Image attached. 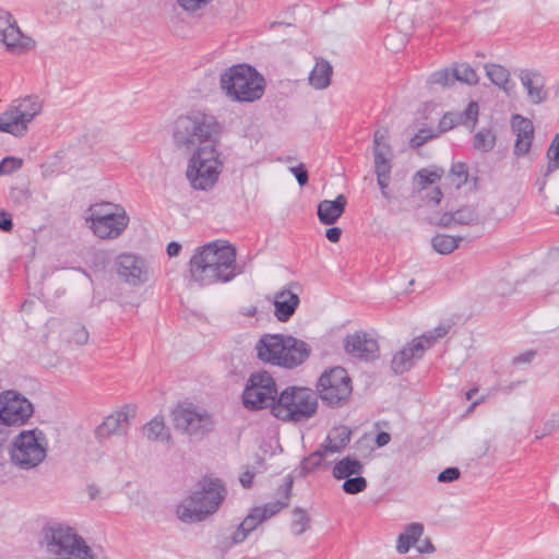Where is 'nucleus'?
<instances>
[{
    "instance_id": "f257e3e1",
    "label": "nucleus",
    "mask_w": 559,
    "mask_h": 559,
    "mask_svg": "<svg viewBox=\"0 0 559 559\" xmlns=\"http://www.w3.org/2000/svg\"><path fill=\"white\" fill-rule=\"evenodd\" d=\"M236 248L225 240H214L195 249L189 261L191 278L201 286L228 283L243 273L236 263Z\"/></svg>"
},
{
    "instance_id": "f03ea898",
    "label": "nucleus",
    "mask_w": 559,
    "mask_h": 559,
    "mask_svg": "<svg viewBox=\"0 0 559 559\" xmlns=\"http://www.w3.org/2000/svg\"><path fill=\"white\" fill-rule=\"evenodd\" d=\"M219 86L231 100L252 103L263 96L265 80L252 66L240 63L231 66L221 73Z\"/></svg>"
},
{
    "instance_id": "7ed1b4c3",
    "label": "nucleus",
    "mask_w": 559,
    "mask_h": 559,
    "mask_svg": "<svg viewBox=\"0 0 559 559\" xmlns=\"http://www.w3.org/2000/svg\"><path fill=\"white\" fill-rule=\"evenodd\" d=\"M199 489L177 507L179 520L186 523L200 522L217 511L225 499V487L219 479L203 478Z\"/></svg>"
},
{
    "instance_id": "20e7f679",
    "label": "nucleus",
    "mask_w": 559,
    "mask_h": 559,
    "mask_svg": "<svg viewBox=\"0 0 559 559\" xmlns=\"http://www.w3.org/2000/svg\"><path fill=\"white\" fill-rule=\"evenodd\" d=\"M199 146L189 159L186 176L194 190L209 191L218 180L222 162L215 142Z\"/></svg>"
},
{
    "instance_id": "39448f33",
    "label": "nucleus",
    "mask_w": 559,
    "mask_h": 559,
    "mask_svg": "<svg viewBox=\"0 0 559 559\" xmlns=\"http://www.w3.org/2000/svg\"><path fill=\"white\" fill-rule=\"evenodd\" d=\"M86 222L99 239H116L127 229L130 217L122 205L100 202L90 206Z\"/></svg>"
},
{
    "instance_id": "423d86ee",
    "label": "nucleus",
    "mask_w": 559,
    "mask_h": 559,
    "mask_svg": "<svg viewBox=\"0 0 559 559\" xmlns=\"http://www.w3.org/2000/svg\"><path fill=\"white\" fill-rule=\"evenodd\" d=\"M224 132V124L211 112L191 110L179 116L173 126L175 140H218Z\"/></svg>"
},
{
    "instance_id": "0eeeda50",
    "label": "nucleus",
    "mask_w": 559,
    "mask_h": 559,
    "mask_svg": "<svg viewBox=\"0 0 559 559\" xmlns=\"http://www.w3.org/2000/svg\"><path fill=\"white\" fill-rule=\"evenodd\" d=\"M317 407V395L311 390L289 386L278 394L273 415L286 421H304L316 414Z\"/></svg>"
},
{
    "instance_id": "6e6552de",
    "label": "nucleus",
    "mask_w": 559,
    "mask_h": 559,
    "mask_svg": "<svg viewBox=\"0 0 559 559\" xmlns=\"http://www.w3.org/2000/svg\"><path fill=\"white\" fill-rule=\"evenodd\" d=\"M45 441V435L38 429L20 432L10 450L12 464L25 471L37 467L47 455Z\"/></svg>"
},
{
    "instance_id": "1a4fd4ad",
    "label": "nucleus",
    "mask_w": 559,
    "mask_h": 559,
    "mask_svg": "<svg viewBox=\"0 0 559 559\" xmlns=\"http://www.w3.org/2000/svg\"><path fill=\"white\" fill-rule=\"evenodd\" d=\"M171 417L175 429L190 439L201 440L215 428L213 415L193 403H179Z\"/></svg>"
},
{
    "instance_id": "9d476101",
    "label": "nucleus",
    "mask_w": 559,
    "mask_h": 559,
    "mask_svg": "<svg viewBox=\"0 0 559 559\" xmlns=\"http://www.w3.org/2000/svg\"><path fill=\"white\" fill-rule=\"evenodd\" d=\"M278 397L274 378L265 370L252 372L242 392L243 406L250 411L271 408L276 405Z\"/></svg>"
},
{
    "instance_id": "9b49d317",
    "label": "nucleus",
    "mask_w": 559,
    "mask_h": 559,
    "mask_svg": "<svg viewBox=\"0 0 559 559\" xmlns=\"http://www.w3.org/2000/svg\"><path fill=\"white\" fill-rule=\"evenodd\" d=\"M43 105L37 96L15 99L0 116V131L21 138L27 124L41 111Z\"/></svg>"
},
{
    "instance_id": "f8f14e48",
    "label": "nucleus",
    "mask_w": 559,
    "mask_h": 559,
    "mask_svg": "<svg viewBox=\"0 0 559 559\" xmlns=\"http://www.w3.org/2000/svg\"><path fill=\"white\" fill-rule=\"evenodd\" d=\"M317 390L323 402L337 407L349 399L353 391L352 379L343 367H333L321 374Z\"/></svg>"
},
{
    "instance_id": "ddd939ff",
    "label": "nucleus",
    "mask_w": 559,
    "mask_h": 559,
    "mask_svg": "<svg viewBox=\"0 0 559 559\" xmlns=\"http://www.w3.org/2000/svg\"><path fill=\"white\" fill-rule=\"evenodd\" d=\"M478 115V106L476 103H469L463 112H448L439 120L436 128L420 129L411 140H432L454 127L464 123L466 126L474 124Z\"/></svg>"
},
{
    "instance_id": "4468645a",
    "label": "nucleus",
    "mask_w": 559,
    "mask_h": 559,
    "mask_svg": "<svg viewBox=\"0 0 559 559\" xmlns=\"http://www.w3.org/2000/svg\"><path fill=\"white\" fill-rule=\"evenodd\" d=\"M373 162L377 182L382 195L388 199L394 153L389 142H373Z\"/></svg>"
},
{
    "instance_id": "2eb2a0df",
    "label": "nucleus",
    "mask_w": 559,
    "mask_h": 559,
    "mask_svg": "<svg viewBox=\"0 0 559 559\" xmlns=\"http://www.w3.org/2000/svg\"><path fill=\"white\" fill-rule=\"evenodd\" d=\"M118 275L128 284L138 286L148 278L145 261L131 253H122L115 262Z\"/></svg>"
},
{
    "instance_id": "dca6fc26",
    "label": "nucleus",
    "mask_w": 559,
    "mask_h": 559,
    "mask_svg": "<svg viewBox=\"0 0 559 559\" xmlns=\"http://www.w3.org/2000/svg\"><path fill=\"white\" fill-rule=\"evenodd\" d=\"M0 43L10 51L27 49L31 38L23 35L10 12L0 10Z\"/></svg>"
},
{
    "instance_id": "f3484780",
    "label": "nucleus",
    "mask_w": 559,
    "mask_h": 559,
    "mask_svg": "<svg viewBox=\"0 0 559 559\" xmlns=\"http://www.w3.org/2000/svg\"><path fill=\"white\" fill-rule=\"evenodd\" d=\"M311 354V347L302 340L293 335L284 336V349L280 355L278 366L285 369H294L302 365Z\"/></svg>"
},
{
    "instance_id": "a211bd4d",
    "label": "nucleus",
    "mask_w": 559,
    "mask_h": 559,
    "mask_svg": "<svg viewBox=\"0 0 559 559\" xmlns=\"http://www.w3.org/2000/svg\"><path fill=\"white\" fill-rule=\"evenodd\" d=\"M345 350L353 357L364 360H374L378 358V342L369 337L366 332L358 331L347 335L345 338Z\"/></svg>"
},
{
    "instance_id": "6ab92c4d",
    "label": "nucleus",
    "mask_w": 559,
    "mask_h": 559,
    "mask_svg": "<svg viewBox=\"0 0 559 559\" xmlns=\"http://www.w3.org/2000/svg\"><path fill=\"white\" fill-rule=\"evenodd\" d=\"M33 414V406L25 397L8 400L0 409V419L3 424L23 425Z\"/></svg>"
},
{
    "instance_id": "aec40b11",
    "label": "nucleus",
    "mask_w": 559,
    "mask_h": 559,
    "mask_svg": "<svg viewBox=\"0 0 559 559\" xmlns=\"http://www.w3.org/2000/svg\"><path fill=\"white\" fill-rule=\"evenodd\" d=\"M285 334H263L255 344L257 357L272 366H278L284 349Z\"/></svg>"
},
{
    "instance_id": "412c9836",
    "label": "nucleus",
    "mask_w": 559,
    "mask_h": 559,
    "mask_svg": "<svg viewBox=\"0 0 559 559\" xmlns=\"http://www.w3.org/2000/svg\"><path fill=\"white\" fill-rule=\"evenodd\" d=\"M129 429V413L120 409L111 413L104 418L100 425L95 429V438L98 441L108 439L114 435H124Z\"/></svg>"
},
{
    "instance_id": "4be33fe9",
    "label": "nucleus",
    "mask_w": 559,
    "mask_h": 559,
    "mask_svg": "<svg viewBox=\"0 0 559 559\" xmlns=\"http://www.w3.org/2000/svg\"><path fill=\"white\" fill-rule=\"evenodd\" d=\"M424 356V347L417 340L407 343L392 358L391 368L396 374H402L409 370L415 360Z\"/></svg>"
},
{
    "instance_id": "5701e85b",
    "label": "nucleus",
    "mask_w": 559,
    "mask_h": 559,
    "mask_svg": "<svg viewBox=\"0 0 559 559\" xmlns=\"http://www.w3.org/2000/svg\"><path fill=\"white\" fill-rule=\"evenodd\" d=\"M347 199L338 194L335 200H323L318 204V218L324 225H333L345 212Z\"/></svg>"
},
{
    "instance_id": "b1692460",
    "label": "nucleus",
    "mask_w": 559,
    "mask_h": 559,
    "mask_svg": "<svg viewBox=\"0 0 559 559\" xmlns=\"http://www.w3.org/2000/svg\"><path fill=\"white\" fill-rule=\"evenodd\" d=\"M300 300L297 294L283 289L274 298V316L281 322H286L295 313Z\"/></svg>"
},
{
    "instance_id": "393cba45",
    "label": "nucleus",
    "mask_w": 559,
    "mask_h": 559,
    "mask_svg": "<svg viewBox=\"0 0 559 559\" xmlns=\"http://www.w3.org/2000/svg\"><path fill=\"white\" fill-rule=\"evenodd\" d=\"M350 436L352 431L346 426L333 428L321 444L324 449L323 451H326L329 454L342 452L350 442Z\"/></svg>"
},
{
    "instance_id": "a878e982",
    "label": "nucleus",
    "mask_w": 559,
    "mask_h": 559,
    "mask_svg": "<svg viewBox=\"0 0 559 559\" xmlns=\"http://www.w3.org/2000/svg\"><path fill=\"white\" fill-rule=\"evenodd\" d=\"M520 79L523 86L527 90L530 99L534 104H539L546 99L547 93L543 88V80L538 73L523 70L520 73Z\"/></svg>"
},
{
    "instance_id": "bb28decb",
    "label": "nucleus",
    "mask_w": 559,
    "mask_h": 559,
    "mask_svg": "<svg viewBox=\"0 0 559 559\" xmlns=\"http://www.w3.org/2000/svg\"><path fill=\"white\" fill-rule=\"evenodd\" d=\"M265 521V516L255 507L250 511V513L243 519V521L238 525L237 530L231 535L233 544L242 543L250 532L257 528V526Z\"/></svg>"
},
{
    "instance_id": "cd10ccee",
    "label": "nucleus",
    "mask_w": 559,
    "mask_h": 559,
    "mask_svg": "<svg viewBox=\"0 0 559 559\" xmlns=\"http://www.w3.org/2000/svg\"><path fill=\"white\" fill-rule=\"evenodd\" d=\"M293 489V478L290 476L285 477L283 485H281L280 490L283 492L284 500H275L265 503L262 507H255L257 509H260V511L263 513V516H265V520L272 518L273 515L277 514L281 510L288 507L289 498L292 495Z\"/></svg>"
},
{
    "instance_id": "c85d7f7f",
    "label": "nucleus",
    "mask_w": 559,
    "mask_h": 559,
    "mask_svg": "<svg viewBox=\"0 0 559 559\" xmlns=\"http://www.w3.org/2000/svg\"><path fill=\"white\" fill-rule=\"evenodd\" d=\"M362 463L352 456H345L337 461L332 469V475L335 479H346L352 476H358L364 473Z\"/></svg>"
},
{
    "instance_id": "c756f323",
    "label": "nucleus",
    "mask_w": 559,
    "mask_h": 559,
    "mask_svg": "<svg viewBox=\"0 0 559 559\" xmlns=\"http://www.w3.org/2000/svg\"><path fill=\"white\" fill-rule=\"evenodd\" d=\"M333 68L326 60H318L309 74V84L316 90H324L331 83Z\"/></svg>"
},
{
    "instance_id": "7c9ffc66",
    "label": "nucleus",
    "mask_w": 559,
    "mask_h": 559,
    "mask_svg": "<svg viewBox=\"0 0 559 559\" xmlns=\"http://www.w3.org/2000/svg\"><path fill=\"white\" fill-rule=\"evenodd\" d=\"M485 69L492 84L499 86L508 94L513 90L514 83L510 81V73L504 67L500 64H486Z\"/></svg>"
},
{
    "instance_id": "2f4dec72",
    "label": "nucleus",
    "mask_w": 559,
    "mask_h": 559,
    "mask_svg": "<svg viewBox=\"0 0 559 559\" xmlns=\"http://www.w3.org/2000/svg\"><path fill=\"white\" fill-rule=\"evenodd\" d=\"M144 435L151 441L171 442V435L162 417H154L143 428Z\"/></svg>"
},
{
    "instance_id": "473e14b6",
    "label": "nucleus",
    "mask_w": 559,
    "mask_h": 559,
    "mask_svg": "<svg viewBox=\"0 0 559 559\" xmlns=\"http://www.w3.org/2000/svg\"><path fill=\"white\" fill-rule=\"evenodd\" d=\"M463 240V237L438 234L431 239L433 250L440 254L452 253Z\"/></svg>"
},
{
    "instance_id": "72a5a7b5",
    "label": "nucleus",
    "mask_w": 559,
    "mask_h": 559,
    "mask_svg": "<svg viewBox=\"0 0 559 559\" xmlns=\"http://www.w3.org/2000/svg\"><path fill=\"white\" fill-rule=\"evenodd\" d=\"M511 128L516 140H532L534 135V126L532 120L519 114L512 116Z\"/></svg>"
},
{
    "instance_id": "f704fd0d",
    "label": "nucleus",
    "mask_w": 559,
    "mask_h": 559,
    "mask_svg": "<svg viewBox=\"0 0 559 559\" xmlns=\"http://www.w3.org/2000/svg\"><path fill=\"white\" fill-rule=\"evenodd\" d=\"M323 447L320 445L318 450L309 454L307 457H305L301 462V469L308 474L312 473L322 465L326 464L325 459L328 457L329 453L326 451H323Z\"/></svg>"
},
{
    "instance_id": "c9c22d12",
    "label": "nucleus",
    "mask_w": 559,
    "mask_h": 559,
    "mask_svg": "<svg viewBox=\"0 0 559 559\" xmlns=\"http://www.w3.org/2000/svg\"><path fill=\"white\" fill-rule=\"evenodd\" d=\"M455 225H477L479 213L473 205H465L454 211Z\"/></svg>"
},
{
    "instance_id": "e433bc0d",
    "label": "nucleus",
    "mask_w": 559,
    "mask_h": 559,
    "mask_svg": "<svg viewBox=\"0 0 559 559\" xmlns=\"http://www.w3.org/2000/svg\"><path fill=\"white\" fill-rule=\"evenodd\" d=\"M310 527V518L308 516L306 510L302 508L296 507L293 510V520L290 523V528L294 535L299 536L304 534Z\"/></svg>"
},
{
    "instance_id": "4c0bfd02",
    "label": "nucleus",
    "mask_w": 559,
    "mask_h": 559,
    "mask_svg": "<svg viewBox=\"0 0 559 559\" xmlns=\"http://www.w3.org/2000/svg\"><path fill=\"white\" fill-rule=\"evenodd\" d=\"M31 198L32 193L25 187H12L10 189L9 199L11 203L17 209H27L31 202Z\"/></svg>"
},
{
    "instance_id": "58836bf2",
    "label": "nucleus",
    "mask_w": 559,
    "mask_h": 559,
    "mask_svg": "<svg viewBox=\"0 0 559 559\" xmlns=\"http://www.w3.org/2000/svg\"><path fill=\"white\" fill-rule=\"evenodd\" d=\"M454 82L460 81L468 85L478 83L476 71L467 63H462L453 69Z\"/></svg>"
},
{
    "instance_id": "ea45409f",
    "label": "nucleus",
    "mask_w": 559,
    "mask_h": 559,
    "mask_svg": "<svg viewBox=\"0 0 559 559\" xmlns=\"http://www.w3.org/2000/svg\"><path fill=\"white\" fill-rule=\"evenodd\" d=\"M367 488V479L361 475L352 476L344 479L342 489L345 493L357 495Z\"/></svg>"
},
{
    "instance_id": "a19ab883",
    "label": "nucleus",
    "mask_w": 559,
    "mask_h": 559,
    "mask_svg": "<svg viewBox=\"0 0 559 559\" xmlns=\"http://www.w3.org/2000/svg\"><path fill=\"white\" fill-rule=\"evenodd\" d=\"M468 177L467 166L463 163L453 164L449 174V178L453 186L457 189L466 183Z\"/></svg>"
},
{
    "instance_id": "79ce46f5",
    "label": "nucleus",
    "mask_w": 559,
    "mask_h": 559,
    "mask_svg": "<svg viewBox=\"0 0 559 559\" xmlns=\"http://www.w3.org/2000/svg\"><path fill=\"white\" fill-rule=\"evenodd\" d=\"M427 82L430 85H441L443 87L452 85L454 83L453 71L450 72L448 69L436 71L429 75Z\"/></svg>"
},
{
    "instance_id": "37998d69",
    "label": "nucleus",
    "mask_w": 559,
    "mask_h": 559,
    "mask_svg": "<svg viewBox=\"0 0 559 559\" xmlns=\"http://www.w3.org/2000/svg\"><path fill=\"white\" fill-rule=\"evenodd\" d=\"M439 178L440 176L436 171L424 168L416 173L415 182L419 188L426 189L429 185L435 183Z\"/></svg>"
},
{
    "instance_id": "c03bdc74",
    "label": "nucleus",
    "mask_w": 559,
    "mask_h": 559,
    "mask_svg": "<svg viewBox=\"0 0 559 559\" xmlns=\"http://www.w3.org/2000/svg\"><path fill=\"white\" fill-rule=\"evenodd\" d=\"M547 157L549 159V163L545 176L549 175L550 173L559 168V142H551L547 151Z\"/></svg>"
},
{
    "instance_id": "a18cd8bd",
    "label": "nucleus",
    "mask_w": 559,
    "mask_h": 559,
    "mask_svg": "<svg viewBox=\"0 0 559 559\" xmlns=\"http://www.w3.org/2000/svg\"><path fill=\"white\" fill-rule=\"evenodd\" d=\"M22 166V160L15 157H4L0 162V175H10L13 171L20 169Z\"/></svg>"
},
{
    "instance_id": "49530a36",
    "label": "nucleus",
    "mask_w": 559,
    "mask_h": 559,
    "mask_svg": "<svg viewBox=\"0 0 559 559\" xmlns=\"http://www.w3.org/2000/svg\"><path fill=\"white\" fill-rule=\"evenodd\" d=\"M424 533V525L421 523H411L404 530V535L415 545Z\"/></svg>"
},
{
    "instance_id": "de8ad7c7",
    "label": "nucleus",
    "mask_w": 559,
    "mask_h": 559,
    "mask_svg": "<svg viewBox=\"0 0 559 559\" xmlns=\"http://www.w3.org/2000/svg\"><path fill=\"white\" fill-rule=\"evenodd\" d=\"M289 171L295 176L299 186L304 187L309 181L308 170L302 163L296 166H290Z\"/></svg>"
},
{
    "instance_id": "09e8293b",
    "label": "nucleus",
    "mask_w": 559,
    "mask_h": 559,
    "mask_svg": "<svg viewBox=\"0 0 559 559\" xmlns=\"http://www.w3.org/2000/svg\"><path fill=\"white\" fill-rule=\"evenodd\" d=\"M71 341L76 345H84L88 341V332L85 326L75 324L72 330Z\"/></svg>"
},
{
    "instance_id": "8fccbe9b",
    "label": "nucleus",
    "mask_w": 559,
    "mask_h": 559,
    "mask_svg": "<svg viewBox=\"0 0 559 559\" xmlns=\"http://www.w3.org/2000/svg\"><path fill=\"white\" fill-rule=\"evenodd\" d=\"M461 476V472L457 467H447L442 472L439 473L437 479L439 483H452L459 479Z\"/></svg>"
},
{
    "instance_id": "3c124183",
    "label": "nucleus",
    "mask_w": 559,
    "mask_h": 559,
    "mask_svg": "<svg viewBox=\"0 0 559 559\" xmlns=\"http://www.w3.org/2000/svg\"><path fill=\"white\" fill-rule=\"evenodd\" d=\"M211 0H178V4L186 11L194 12L205 7Z\"/></svg>"
},
{
    "instance_id": "603ef678",
    "label": "nucleus",
    "mask_w": 559,
    "mask_h": 559,
    "mask_svg": "<svg viewBox=\"0 0 559 559\" xmlns=\"http://www.w3.org/2000/svg\"><path fill=\"white\" fill-rule=\"evenodd\" d=\"M415 340H417L421 344L425 353L426 349L430 348L439 338L437 337V335H435V333H431L430 330L427 333L423 334L421 336L416 337Z\"/></svg>"
},
{
    "instance_id": "864d4df0",
    "label": "nucleus",
    "mask_w": 559,
    "mask_h": 559,
    "mask_svg": "<svg viewBox=\"0 0 559 559\" xmlns=\"http://www.w3.org/2000/svg\"><path fill=\"white\" fill-rule=\"evenodd\" d=\"M436 225L441 227H451L455 225L454 212H444L436 221Z\"/></svg>"
},
{
    "instance_id": "5fc2aeb1",
    "label": "nucleus",
    "mask_w": 559,
    "mask_h": 559,
    "mask_svg": "<svg viewBox=\"0 0 559 559\" xmlns=\"http://www.w3.org/2000/svg\"><path fill=\"white\" fill-rule=\"evenodd\" d=\"M13 229L12 217L9 213L1 211L0 212V230L2 231H11Z\"/></svg>"
},
{
    "instance_id": "6e6d98bb",
    "label": "nucleus",
    "mask_w": 559,
    "mask_h": 559,
    "mask_svg": "<svg viewBox=\"0 0 559 559\" xmlns=\"http://www.w3.org/2000/svg\"><path fill=\"white\" fill-rule=\"evenodd\" d=\"M413 545L409 538L402 533L397 538L396 550L400 554H406Z\"/></svg>"
},
{
    "instance_id": "4d7b16f0",
    "label": "nucleus",
    "mask_w": 559,
    "mask_h": 559,
    "mask_svg": "<svg viewBox=\"0 0 559 559\" xmlns=\"http://www.w3.org/2000/svg\"><path fill=\"white\" fill-rule=\"evenodd\" d=\"M558 427V424L555 419H550L544 424L543 430L540 433H536V439H540L547 435H550L552 431L556 430Z\"/></svg>"
},
{
    "instance_id": "13d9d810",
    "label": "nucleus",
    "mask_w": 559,
    "mask_h": 559,
    "mask_svg": "<svg viewBox=\"0 0 559 559\" xmlns=\"http://www.w3.org/2000/svg\"><path fill=\"white\" fill-rule=\"evenodd\" d=\"M341 236H342V229L340 227H336V226H332V227L328 228L326 231H325V237L331 242L340 241Z\"/></svg>"
},
{
    "instance_id": "bf43d9fd",
    "label": "nucleus",
    "mask_w": 559,
    "mask_h": 559,
    "mask_svg": "<svg viewBox=\"0 0 559 559\" xmlns=\"http://www.w3.org/2000/svg\"><path fill=\"white\" fill-rule=\"evenodd\" d=\"M532 142H514V154L523 156L530 152Z\"/></svg>"
},
{
    "instance_id": "052dcab7",
    "label": "nucleus",
    "mask_w": 559,
    "mask_h": 559,
    "mask_svg": "<svg viewBox=\"0 0 559 559\" xmlns=\"http://www.w3.org/2000/svg\"><path fill=\"white\" fill-rule=\"evenodd\" d=\"M390 433L385 431H380L379 433H377L376 443L379 448L386 445L390 442Z\"/></svg>"
},
{
    "instance_id": "680f3d73",
    "label": "nucleus",
    "mask_w": 559,
    "mask_h": 559,
    "mask_svg": "<svg viewBox=\"0 0 559 559\" xmlns=\"http://www.w3.org/2000/svg\"><path fill=\"white\" fill-rule=\"evenodd\" d=\"M181 251V245L177 241H171L167 246V254L173 258L177 257Z\"/></svg>"
},
{
    "instance_id": "e2e57ef3",
    "label": "nucleus",
    "mask_w": 559,
    "mask_h": 559,
    "mask_svg": "<svg viewBox=\"0 0 559 559\" xmlns=\"http://www.w3.org/2000/svg\"><path fill=\"white\" fill-rule=\"evenodd\" d=\"M253 477H254L253 473L246 471L245 473L241 474L239 480L245 488H250L252 485Z\"/></svg>"
},
{
    "instance_id": "0e129e2a",
    "label": "nucleus",
    "mask_w": 559,
    "mask_h": 559,
    "mask_svg": "<svg viewBox=\"0 0 559 559\" xmlns=\"http://www.w3.org/2000/svg\"><path fill=\"white\" fill-rule=\"evenodd\" d=\"M450 329H451L450 324H440V325L436 326L435 329H432L431 333H435V335H437L438 338H441L449 333Z\"/></svg>"
},
{
    "instance_id": "69168bd1",
    "label": "nucleus",
    "mask_w": 559,
    "mask_h": 559,
    "mask_svg": "<svg viewBox=\"0 0 559 559\" xmlns=\"http://www.w3.org/2000/svg\"><path fill=\"white\" fill-rule=\"evenodd\" d=\"M442 195V191L440 190V188L437 187L431 191L429 202H432L435 205H437L440 203Z\"/></svg>"
},
{
    "instance_id": "338daca9",
    "label": "nucleus",
    "mask_w": 559,
    "mask_h": 559,
    "mask_svg": "<svg viewBox=\"0 0 559 559\" xmlns=\"http://www.w3.org/2000/svg\"><path fill=\"white\" fill-rule=\"evenodd\" d=\"M417 549L420 554H429L435 551V547L429 538L425 539L423 546H419Z\"/></svg>"
},
{
    "instance_id": "774afa93",
    "label": "nucleus",
    "mask_w": 559,
    "mask_h": 559,
    "mask_svg": "<svg viewBox=\"0 0 559 559\" xmlns=\"http://www.w3.org/2000/svg\"><path fill=\"white\" fill-rule=\"evenodd\" d=\"M534 356H535L534 352H526V353L521 354L518 357H515L514 362H518V364L530 362V361H532Z\"/></svg>"
}]
</instances>
